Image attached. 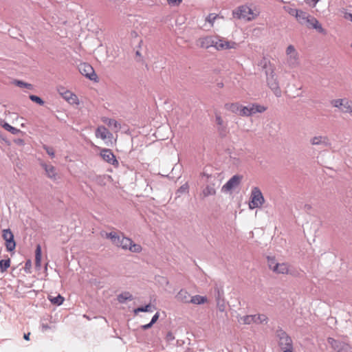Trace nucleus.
I'll return each instance as SVG.
<instances>
[{
  "instance_id": "1",
  "label": "nucleus",
  "mask_w": 352,
  "mask_h": 352,
  "mask_svg": "<svg viewBox=\"0 0 352 352\" xmlns=\"http://www.w3.org/2000/svg\"><path fill=\"white\" fill-rule=\"evenodd\" d=\"M296 20L301 24L306 25L308 28L316 30L319 33L326 34V30L322 27L319 21L309 13L301 10L298 15Z\"/></svg>"
},
{
  "instance_id": "2",
  "label": "nucleus",
  "mask_w": 352,
  "mask_h": 352,
  "mask_svg": "<svg viewBox=\"0 0 352 352\" xmlns=\"http://www.w3.org/2000/svg\"><path fill=\"white\" fill-rule=\"evenodd\" d=\"M278 345L283 352H293V342L291 337L282 329L276 330Z\"/></svg>"
},
{
  "instance_id": "3",
  "label": "nucleus",
  "mask_w": 352,
  "mask_h": 352,
  "mask_svg": "<svg viewBox=\"0 0 352 352\" xmlns=\"http://www.w3.org/2000/svg\"><path fill=\"white\" fill-rule=\"evenodd\" d=\"M232 16L237 19H243L247 21L254 20L256 17L252 10L246 5H243L237 7L232 10Z\"/></svg>"
},
{
  "instance_id": "4",
  "label": "nucleus",
  "mask_w": 352,
  "mask_h": 352,
  "mask_svg": "<svg viewBox=\"0 0 352 352\" xmlns=\"http://www.w3.org/2000/svg\"><path fill=\"white\" fill-rule=\"evenodd\" d=\"M265 202L263 193L258 187H252L250 194V201L249 202V208L253 210L254 208H261Z\"/></svg>"
},
{
  "instance_id": "5",
  "label": "nucleus",
  "mask_w": 352,
  "mask_h": 352,
  "mask_svg": "<svg viewBox=\"0 0 352 352\" xmlns=\"http://www.w3.org/2000/svg\"><path fill=\"white\" fill-rule=\"evenodd\" d=\"M286 61L289 67L294 68L299 65V55L294 45H289L286 49Z\"/></svg>"
},
{
  "instance_id": "6",
  "label": "nucleus",
  "mask_w": 352,
  "mask_h": 352,
  "mask_svg": "<svg viewBox=\"0 0 352 352\" xmlns=\"http://www.w3.org/2000/svg\"><path fill=\"white\" fill-rule=\"evenodd\" d=\"M265 74L267 76V83L268 87L276 97H280L281 90L280 89L278 81L274 71L272 70L270 74L268 73V71H265Z\"/></svg>"
},
{
  "instance_id": "7",
  "label": "nucleus",
  "mask_w": 352,
  "mask_h": 352,
  "mask_svg": "<svg viewBox=\"0 0 352 352\" xmlns=\"http://www.w3.org/2000/svg\"><path fill=\"white\" fill-rule=\"evenodd\" d=\"M214 42L217 43L213 45V47L217 50L236 49L238 45L237 43L234 41H228L223 38L218 36H214Z\"/></svg>"
},
{
  "instance_id": "8",
  "label": "nucleus",
  "mask_w": 352,
  "mask_h": 352,
  "mask_svg": "<svg viewBox=\"0 0 352 352\" xmlns=\"http://www.w3.org/2000/svg\"><path fill=\"white\" fill-rule=\"evenodd\" d=\"M241 320L245 324H250L252 323L261 324L263 322L267 323L268 318L265 314H255L244 316L241 318Z\"/></svg>"
},
{
  "instance_id": "9",
  "label": "nucleus",
  "mask_w": 352,
  "mask_h": 352,
  "mask_svg": "<svg viewBox=\"0 0 352 352\" xmlns=\"http://www.w3.org/2000/svg\"><path fill=\"white\" fill-rule=\"evenodd\" d=\"M80 73L91 80L97 81L98 76L92 66L88 63H80L78 66Z\"/></svg>"
},
{
  "instance_id": "10",
  "label": "nucleus",
  "mask_w": 352,
  "mask_h": 352,
  "mask_svg": "<svg viewBox=\"0 0 352 352\" xmlns=\"http://www.w3.org/2000/svg\"><path fill=\"white\" fill-rule=\"evenodd\" d=\"M327 342L331 348L337 352H352L350 346L344 342L335 340L333 338H329Z\"/></svg>"
},
{
  "instance_id": "11",
  "label": "nucleus",
  "mask_w": 352,
  "mask_h": 352,
  "mask_svg": "<svg viewBox=\"0 0 352 352\" xmlns=\"http://www.w3.org/2000/svg\"><path fill=\"white\" fill-rule=\"evenodd\" d=\"M2 236L6 241V247L8 252H12L15 249L16 243L14 239V235L10 229H5L3 230Z\"/></svg>"
},
{
  "instance_id": "12",
  "label": "nucleus",
  "mask_w": 352,
  "mask_h": 352,
  "mask_svg": "<svg viewBox=\"0 0 352 352\" xmlns=\"http://www.w3.org/2000/svg\"><path fill=\"white\" fill-rule=\"evenodd\" d=\"M100 156L107 163L114 166L115 167H118L119 162L116 160V156L110 149H102L100 151Z\"/></svg>"
},
{
  "instance_id": "13",
  "label": "nucleus",
  "mask_w": 352,
  "mask_h": 352,
  "mask_svg": "<svg viewBox=\"0 0 352 352\" xmlns=\"http://www.w3.org/2000/svg\"><path fill=\"white\" fill-rule=\"evenodd\" d=\"M242 177L239 175L232 176L222 187V190L229 191L236 188L241 182Z\"/></svg>"
},
{
  "instance_id": "14",
  "label": "nucleus",
  "mask_w": 352,
  "mask_h": 352,
  "mask_svg": "<svg viewBox=\"0 0 352 352\" xmlns=\"http://www.w3.org/2000/svg\"><path fill=\"white\" fill-rule=\"evenodd\" d=\"M214 36H208L200 38L198 41L197 45L201 48L208 49L210 47H213V45L217 43L216 42H214Z\"/></svg>"
},
{
  "instance_id": "15",
  "label": "nucleus",
  "mask_w": 352,
  "mask_h": 352,
  "mask_svg": "<svg viewBox=\"0 0 352 352\" xmlns=\"http://www.w3.org/2000/svg\"><path fill=\"white\" fill-rule=\"evenodd\" d=\"M41 166L45 170L47 176L52 180L57 179V173L56 168L52 165L47 164L45 162H41Z\"/></svg>"
},
{
  "instance_id": "16",
  "label": "nucleus",
  "mask_w": 352,
  "mask_h": 352,
  "mask_svg": "<svg viewBox=\"0 0 352 352\" xmlns=\"http://www.w3.org/2000/svg\"><path fill=\"white\" fill-rule=\"evenodd\" d=\"M248 107L250 116H252L257 113H262L265 112L267 109V107L258 103H249Z\"/></svg>"
},
{
  "instance_id": "17",
  "label": "nucleus",
  "mask_w": 352,
  "mask_h": 352,
  "mask_svg": "<svg viewBox=\"0 0 352 352\" xmlns=\"http://www.w3.org/2000/svg\"><path fill=\"white\" fill-rule=\"evenodd\" d=\"M310 143L316 146H327L329 145V139L327 136H315L310 140Z\"/></svg>"
},
{
  "instance_id": "18",
  "label": "nucleus",
  "mask_w": 352,
  "mask_h": 352,
  "mask_svg": "<svg viewBox=\"0 0 352 352\" xmlns=\"http://www.w3.org/2000/svg\"><path fill=\"white\" fill-rule=\"evenodd\" d=\"M175 298L179 302H184V303H189L190 302V294L185 289H181L177 294L176 295Z\"/></svg>"
},
{
  "instance_id": "19",
  "label": "nucleus",
  "mask_w": 352,
  "mask_h": 352,
  "mask_svg": "<svg viewBox=\"0 0 352 352\" xmlns=\"http://www.w3.org/2000/svg\"><path fill=\"white\" fill-rule=\"evenodd\" d=\"M242 104L234 102V103H227L225 104V107L226 109L230 111L232 113L237 114L240 116V111L241 109Z\"/></svg>"
},
{
  "instance_id": "20",
  "label": "nucleus",
  "mask_w": 352,
  "mask_h": 352,
  "mask_svg": "<svg viewBox=\"0 0 352 352\" xmlns=\"http://www.w3.org/2000/svg\"><path fill=\"white\" fill-rule=\"evenodd\" d=\"M289 265L286 263H282L278 264L276 265V269L274 270V272L277 274H290L289 269Z\"/></svg>"
},
{
  "instance_id": "21",
  "label": "nucleus",
  "mask_w": 352,
  "mask_h": 352,
  "mask_svg": "<svg viewBox=\"0 0 352 352\" xmlns=\"http://www.w3.org/2000/svg\"><path fill=\"white\" fill-rule=\"evenodd\" d=\"M131 244L132 240L131 239L122 236L120 238L116 246L121 247L123 250H129Z\"/></svg>"
},
{
  "instance_id": "22",
  "label": "nucleus",
  "mask_w": 352,
  "mask_h": 352,
  "mask_svg": "<svg viewBox=\"0 0 352 352\" xmlns=\"http://www.w3.org/2000/svg\"><path fill=\"white\" fill-rule=\"evenodd\" d=\"M223 289L222 287H219L217 284L215 285L214 287V295L217 302V305H219L221 301L223 298Z\"/></svg>"
},
{
  "instance_id": "23",
  "label": "nucleus",
  "mask_w": 352,
  "mask_h": 352,
  "mask_svg": "<svg viewBox=\"0 0 352 352\" xmlns=\"http://www.w3.org/2000/svg\"><path fill=\"white\" fill-rule=\"evenodd\" d=\"M216 194V190L214 187V185H207L201 195L202 196V199H204L208 196H212Z\"/></svg>"
},
{
  "instance_id": "24",
  "label": "nucleus",
  "mask_w": 352,
  "mask_h": 352,
  "mask_svg": "<svg viewBox=\"0 0 352 352\" xmlns=\"http://www.w3.org/2000/svg\"><path fill=\"white\" fill-rule=\"evenodd\" d=\"M107 133H109L107 129L104 126H99L96 130V136L98 138L105 140L107 138Z\"/></svg>"
},
{
  "instance_id": "25",
  "label": "nucleus",
  "mask_w": 352,
  "mask_h": 352,
  "mask_svg": "<svg viewBox=\"0 0 352 352\" xmlns=\"http://www.w3.org/2000/svg\"><path fill=\"white\" fill-rule=\"evenodd\" d=\"M41 266V248L39 245H37L35 251V267L38 270Z\"/></svg>"
},
{
  "instance_id": "26",
  "label": "nucleus",
  "mask_w": 352,
  "mask_h": 352,
  "mask_svg": "<svg viewBox=\"0 0 352 352\" xmlns=\"http://www.w3.org/2000/svg\"><path fill=\"white\" fill-rule=\"evenodd\" d=\"M133 299V296L129 292H122L118 296V300L120 303H125L126 300H132Z\"/></svg>"
},
{
  "instance_id": "27",
  "label": "nucleus",
  "mask_w": 352,
  "mask_h": 352,
  "mask_svg": "<svg viewBox=\"0 0 352 352\" xmlns=\"http://www.w3.org/2000/svg\"><path fill=\"white\" fill-rule=\"evenodd\" d=\"M207 301V298L199 295H195L192 296L190 300V302L195 305H201Z\"/></svg>"
},
{
  "instance_id": "28",
  "label": "nucleus",
  "mask_w": 352,
  "mask_h": 352,
  "mask_svg": "<svg viewBox=\"0 0 352 352\" xmlns=\"http://www.w3.org/2000/svg\"><path fill=\"white\" fill-rule=\"evenodd\" d=\"M342 112L345 113H350L352 115V101L348 98H344V102Z\"/></svg>"
},
{
  "instance_id": "29",
  "label": "nucleus",
  "mask_w": 352,
  "mask_h": 352,
  "mask_svg": "<svg viewBox=\"0 0 352 352\" xmlns=\"http://www.w3.org/2000/svg\"><path fill=\"white\" fill-rule=\"evenodd\" d=\"M48 300L54 305H60L63 303L65 298L60 294L57 296H48Z\"/></svg>"
},
{
  "instance_id": "30",
  "label": "nucleus",
  "mask_w": 352,
  "mask_h": 352,
  "mask_svg": "<svg viewBox=\"0 0 352 352\" xmlns=\"http://www.w3.org/2000/svg\"><path fill=\"white\" fill-rule=\"evenodd\" d=\"M105 236L107 239H109L111 240L112 243L116 245L120 240V236L117 234L116 232H111L105 234Z\"/></svg>"
},
{
  "instance_id": "31",
  "label": "nucleus",
  "mask_w": 352,
  "mask_h": 352,
  "mask_svg": "<svg viewBox=\"0 0 352 352\" xmlns=\"http://www.w3.org/2000/svg\"><path fill=\"white\" fill-rule=\"evenodd\" d=\"M153 307L151 304L146 305L144 307H139L134 309L135 314H137L139 312H152Z\"/></svg>"
},
{
  "instance_id": "32",
  "label": "nucleus",
  "mask_w": 352,
  "mask_h": 352,
  "mask_svg": "<svg viewBox=\"0 0 352 352\" xmlns=\"http://www.w3.org/2000/svg\"><path fill=\"white\" fill-rule=\"evenodd\" d=\"M215 121H216V124L219 126L218 130L219 131H222L226 129V126L224 125V122L220 115H219V114L215 115Z\"/></svg>"
},
{
  "instance_id": "33",
  "label": "nucleus",
  "mask_w": 352,
  "mask_h": 352,
  "mask_svg": "<svg viewBox=\"0 0 352 352\" xmlns=\"http://www.w3.org/2000/svg\"><path fill=\"white\" fill-rule=\"evenodd\" d=\"M344 102V98L336 99L331 101V104L338 109H339L342 111V109L343 108Z\"/></svg>"
},
{
  "instance_id": "34",
  "label": "nucleus",
  "mask_w": 352,
  "mask_h": 352,
  "mask_svg": "<svg viewBox=\"0 0 352 352\" xmlns=\"http://www.w3.org/2000/svg\"><path fill=\"white\" fill-rule=\"evenodd\" d=\"M10 265V260L8 259H2L0 261V270L1 272H3L8 270V268Z\"/></svg>"
},
{
  "instance_id": "35",
  "label": "nucleus",
  "mask_w": 352,
  "mask_h": 352,
  "mask_svg": "<svg viewBox=\"0 0 352 352\" xmlns=\"http://www.w3.org/2000/svg\"><path fill=\"white\" fill-rule=\"evenodd\" d=\"M3 126L6 131L10 132L12 134L14 135H16L21 132V130L11 126L10 124L6 122L3 125Z\"/></svg>"
},
{
  "instance_id": "36",
  "label": "nucleus",
  "mask_w": 352,
  "mask_h": 352,
  "mask_svg": "<svg viewBox=\"0 0 352 352\" xmlns=\"http://www.w3.org/2000/svg\"><path fill=\"white\" fill-rule=\"evenodd\" d=\"M267 264L270 270L273 272L276 269V265H278V263L276 262V258L272 256H267Z\"/></svg>"
},
{
  "instance_id": "37",
  "label": "nucleus",
  "mask_w": 352,
  "mask_h": 352,
  "mask_svg": "<svg viewBox=\"0 0 352 352\" xmlns=\"http://www.w3.org/2000/svg\"><path fill=\"white\" fill-rule=\"evenodd\" d=\"M188 189H189V186H188V183L186 182V183L184 184L177 190V192H176L177 196L179 197L180 195H182L183 193H188Z\"/></svg>"
},
{
  "instance_id": "38",
  "label": "nucleus",
  "mask_w": 352,
  "mask_h": 352,
  "mask_svg": "<svg viewBox=\"0 0 352 352\" xmlns=\"http://www.w3.org/2000/svg\"><path fill=\"white\" fill-rule=\"evenodd\" d=\"M142 246L140 244L134 243L133 241H132V244L131 245L129 250H130L132 252L139 253L142 251Z\"/></svg>"
},
{
  "instance_id": "39",
  "label": "nucleus",
  "mask_w": 352,
  "mask_h": 352,
  "mask_svg": "<svg viewBox=\"0 0 352 352\" xmlns=\"http://www.w3.org/2000/svg\"><path fill=\"white\" fill-rule=\"evenodd\" d=\"M62 94L63 95L64 98H65L67 101L72 100V102H74V100H76V96L69 91H67Z\"/></svg>"
},
{
  "instance_id": "40",
  "label": "nucleus",
  "mask_w": 352,
  "mask_h": 352,
  "mask_svg": "<svg viewBox=\"0 0 352 352\" xmlns=\"http://www.w3.org/2000/svg\"><path fill=\"white\" fill-rule=\"evenodd\" d=\"M240 116L250 117L248 104L247 106L242 105L240 111Z\"/></svg>"
},
{
  "instance_id": "41",
  "label": "nucleus",
  "mask_w": 352,
  "mask_h": 352,
  "mask_svg": "<svg viewBox=\"0 0 352 352\" xmlns=\"http://www.w3.org/2000/svg\"><path fill=\"white\" fill-rule=\"evenodd\" d=\"M30 99L32 102H36V103H37V104H38L39 105H41V106L45 104L44 100L41 98H40V97H38L37 96H35V95H30Z\"/></svg>"
},
{
  "instance_id": "42",
  "label": "nucleus",
  "mask_w": 352,
  "mask_h": 352,
  "mask_svg": "<svg viewBox=\"0 0 352 352\" xmlns=\"http://www.w3.org/2000/svg\"><path fill=\"white\" fill-rule=\"evenodd\" d=\"M16 84L20 87H25L29 89H33V85L32 84L25 82L22 80H16Z\"/></svg>"
},
{
  "instance_id": "43",
  "label": "nucleus",
  "mask_w": 352,
  "mask_h": 352,
  "mask_svg": "<svg viewBox=\"0 0 352 352\" xmlns=\"http://www.w3.org/2000/svg\"><path fill=\"white\" fill-rule=\"evenodd\" d=\"M43 148L52 158L54 157L55 153L53 148L50 147L45 144L43 146Z\"/></svg>"
},
{
  "instance_id": "44",
  "label": "nucleus",
  "mask_w": 352,
  "mask_h": 352,
  "mask_svg": "<svg viewBox=\"0 0 352 352\" xmlns=\"http://www.w3.org/2000/svg\"><path fill=\"white\" fill-rule=\"evenodd\" d=\"M217 16H218L217 14H216L214 13H210L207 16L206 21L212 25Z\"/></svg>"
},
{
  "instance_id": "45",
  "label": "nucleus",
  "mask_w": 352,
  "mask_h": 352,
  "mask_svg": "<svg viewBox=\"0 0 352 352\" xmlns=\"http://www.w3.org/2000/svg\"><path fill=\"white\" fill-rule=\"evenodd\" d=\"M107 124L109 126H113L114 128H119L120 124L114 119H108Z\"/></svg>"
},
{
  "instance_id": "46",
  "label": "nucleus",
  "mask_w": 352,
  "mask_h": 352,
  "mask_svg": "<svg viewBox=\"0 0 352 352\" xmlns=\"http://www.w3.org/2000/svg\"><path fill=\"white\" fill-rule=\"evenodd\" d=\"M183 0H167L168 3L170 6H179Z\"/></svg>"
},
{
  "instance_id": "47",
  "label": "nucleus",
  "mask_w": 352,
  "mask_h": 352,
  "mask_svg": "<svg viewBox=\"0 0 352 352\" xmlns=\"http://www.w3.org/2000/svg\"><path fill=\"white\" fill-rule=\"evenodd\" d=\"M300 11L301 10L292 9L289 13L296 19Z\"/></svg>"
},
{
  "instance_id": "48",
  "label": "nucleus",
  "mask_w": 352,
  "mask_h": 352,
  "mask_svg": "<svg viewBox=\"0 0 352 352\" xmlns=\"http://www.w3.org/2000/svg\"><path fill=\"white\" fill-rule=\"evenodd\" d=\"M32 267V262L30 260H28L25 263V270L26 272H30V270Z\"/></svg>"
},
{
  "instance_id": "49",
  "label": "nucleus",
  "mask_w": 352,
  "mask_h": 352,
  "mask_svg": "<svg viewBox=\"0 0 352 352\" xmlns=\"http://www.w3.org/2000/svg\"><path fill=\"white\" fill-rule=\"evenodd\" d=\"M318 1L319 0H306V3L309 4V6L314 8L316 6Z\"/></svg>"
},
{
  "instance_id": "50",
  "label": "nucleus",
  "mask_w": 352,
  "mask_h": 352,
  "mask_svg": "<svg viewBox=\"0 0 352 352\" xmlns=\"http://www.w3.org/2000/svg\"><path fill=\"white\" fill-rule=\"evenodd\" d=\"M159 316H160L159 313L158 312L155 313V315L151 318V324H153L154 323H155L156 321L158 320Z\"/></svg>"
},
{
  "instance_id": "51",
  "label": "nucleus",
  "mask_w": 352,
  "mask_h": 352,
  "mask_svg": "<svg viewBox=\"0 0 352 352\" xmlns=\"http://www.w3.org/2000/svg\"><path fill=\"white\" fill-rule=\"evenodd\" d=\"M152 326H153V324H151V322H150L149 323H148L146 324L142 325L140 327V328L143 330H146V329L151 328Z\"/></svg>"
},
{
  "instance_id": "52",
  "label": "nucleus",
  "mask_w": 352,
  "mask_h": 352,
  "mask_svg": "<svg viewBox=\"0 0 352 352\" xmlns=\"http://www.w3.org/2000/svg\"><path fill=\"white\" fill-rule=\"evenodd\" d=\"M175 339V337L173 336V333L171 332H168L166 335V340L168 341H172Z\"/></svg>"
},
{
  "instance_id": "53",
  "label": "nucleus",
  "mask_w": 352,
  "mask_h": 352,
  "mask_svg": "<svg viewBox=\"0 0 352 352\" xmlns=\"http://www.w3.org/2000/svg\"><path fill=\"white\" fill-rule=\"evenodd\" d=\"M14 142L18 145H23L24 144L23 140L21 138L15 139Z\"/></svg>"
},
{
  "instance_id": "54",
  "label": "nucleus",
  "mask_w": 352,
  "mask_h": 352,
  "mask_svg": "<svg viewBox=\"0 0 352 352\" xmlns=\"http://www.w3.org/2000/svg\"><path fill=\"white\" fill-rule=\"evenodd\" d=\"M344 18L352 21V14L346 12L344 14Z\"/></svg>"
},
{
  "instance_id": "55",
  "label": "nucleus",
  "mask_w": 352,
  "mask_h": 352,
  "mask_svg": "<svg viewBox=\"0 0 352 352\" xmlns=\"http://www.w3.org/2000/svg\"><path fill=\"white\" fill-rule=\"evenodd\" d=\"M267 62L265 59H263L261 63V65L263 66V68H265L267 67Z\"/></svg>"
},
{
  "instance_id": "56",
  "label": "nucleus",
  "mask_w": 352,
  "mask_h": 352,
  "mask_svg": "<svg viewBox=\"0 0 352 352\" xmlns=\"http://www.w3.org/2000/svg\"><path fill=\"white\" fill-rule=\"evenodd\" d=\"M30 333H25L24 336H23V338L25 340H30Z\"/></svg>"
},
{
  "instance_id": "57",
  "label": "nucleus",
  "mask_w": 352,
  "mask_h": 352,
  "mask_svg": "<svg viewBox=\"0 0 352 352\" xmlns=\"http://www.w3.org/2000/svg\"><path fill=\"white\" fill-rule=\"evenodd\" d=\"M50 328V327L47 325V324H43L42 325V329L43 330H46V329H48Z\"/></svg>"
},
{
  "instance_id": "58",
  "label": "nucleus",
  "mask_w": 352,
  "mask_h": 352,
  "mask_svg": "<svg viewBox=\"0 0 352 352\" xmlns=\"http://www.w3.org/2000/svg\"><path fill=\"white\" fill-rule=\"evenodd\" d=\"M305 208L306 209H307V210H309V209H311V206L310 205H309V204H306V205L305 206Z\"/></svg>"
},
{
  "instance_id": "59",
  "label": "nucleus",
  "mask_w": 352,
  "mask_h": 352,
  "mask_svg": "<svg viewBox=\"0 0 352 352\" xmlns=\"http://www.w3.org/2000/svg\"><path fill=\"white\" fill-rule=\"evenodd\" d=\"M218 305L219 306V310H220L221 311H223L224 310L223 305H220V304H219V305Z\"/></svg>"
},
{
  "instance_id": "60",
  "label": "nucleus",
  "mask_w": 352,
  "mask_h": 352,
  "mask_svg": "<svg viewBox=\"0 0 352 352\" xmlns=\"http://www.w3.org/2000/svg\"><path fill=\"white\" fill-rule=\"evenodd\" d=\"M136 56H141V54L140 53L139 51H137L136 53H135Z\"/></svg>"
},
{
  "instance_id": "61",
  "label": "nucleus",
  "mask_w": 352,
  "mask_h": 352,
  "mask_svg": "<svg viewBox=\"0 0 352 352\" xmlns=\"http://www.w3.org/2000/svg\"><path fill=\"white\" fill-rule=\"evenodd\" d=\"M351 47H352V43H351Z\"/></svg>"
}]
</instances>
